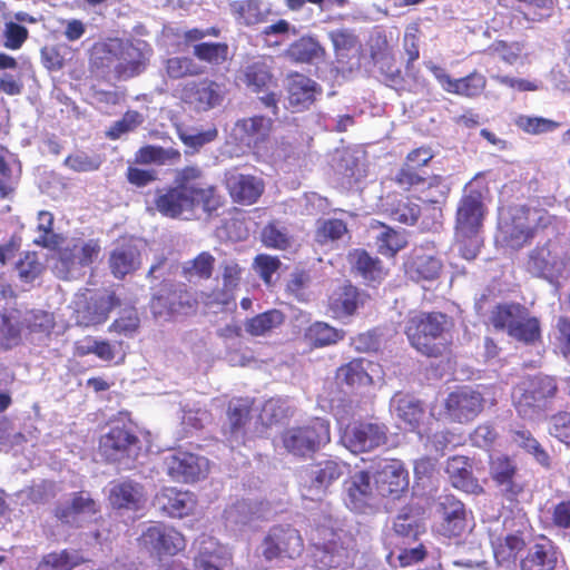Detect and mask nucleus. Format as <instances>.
Wrapping results in <instances>:
<instances>
[{
	"label": "nucleus",
	"instance_id": "obj_14",
	"mask_svg": "<svg viewBox=\"0 0 570 570\" xmlns=\"http://www.w3.org/2000/svg\"><path fill=\"white\" fill-rule=\"evenodd\" d=\"M164 469L176 482L195 483L209 473V461L189 451L176 450L164 456Z\"/></svg>",
	"mask_w": 570,
	"mask_h": 570
},
{
	"label": "nucleus",
	"instance_id": "obj_27",
	"mask_svg": "<svg viewBox=\"0 0 570 570\" xmlns=\"http://www.w3.org/2000/svg\"><path fill=\"white\" fill-rule=\"evenodd\" d=\"M558 562V547L552 540L541 535L520 560V570H557Z\"/></svg>",
	"mask_w": 570,
	"mask_h": 570
},
{
	"label": "nucleus",
	"instance_id": "obj_29",
	"mask_svg": "<svg viewBox=\"0 0 570 570\" xmlns=\"http://www.w3.org/2000/svg\"><path fill=\"white\" fill-rule=\"evenodd\" d=\"M287 92L289 105L296 111H303L314 104L322 88L311 78L296 72L289 76Z\"/></svg>",
	"mask_w": 570,
	"mask_h": 570
},
{
	"label": "nucleus",
	"instance_id": "obj_61",
	"mask_svg": "<svg viewBox=\"0 0 570 570\" xmlns=\"http://www.w3.org/2000/svg\"><path fill=\"white\" fill-rule=\"evenodd\" d=\"M527 271L534 276H543L554 267V261L548 246H537L528 256Z\"/></svg>",
	"mask_w": 570,
	"mask_h": 570
},
{
	"label": "nucleus",
	"instance_id": "obj_26",
	"mask_svg": "<svg viewBox=\"0 0 570 570\" xmlns=\"http://www.w3.org/2000/svg\"><path fill=\"white\" fill-rule=\"evenodd\" d=\"M376 364L364 357H355L342 364L335 372V381L340 386L360 390L373 385L372 372Z\"/></svg>",
	"mask_w": 570,
	"mask_h": 570
},
{
	"label": "nucleus",
	"instance_id": "obj_43",
	"mask_svg": "<svg viewBox=\"0 0 570 570\" xmlns=\"http://www.w3.org/2000/svg\"><path fill=\"white\" fill-rule=\"evenodd\" d=\"M180 151L175 148L146 145L135 153L134 163L137 165H165L180 161Z\"/></svg>",
	"mask_w": 570,
	"mask_h": 570
},
{
	"label": "nucleus",
	"instance_id": "obj_36",
	"mask_svg": "<svg viewBox=\"0 0 570 570\" xmlns=\"http://www.w3.org/2000/svg\"><path fill=\"white\" fill-rule=\"evenodd\" d=\"M238 79L252 92L259 94L269 88L274 77L266 61L259 59L243 67L239 71Z\"/></svg>",
	"mask_w": 570,
	"mask_h": 570
},
{
	"label": "nucleus",
	"instance_id": "obj_44",
	"mask_svg": "<svg viewBox=\"0 0 570 570\" xmlns=\"http://www.w3.org/2000/svg\"><path fill=\"white\" fill-rule=\"evenodd\" d=\"M508 335L525 345H534L541 341L540 321L535 316H531L525 307V314H521Z\"/></svg>",
	"mask_w": 570,
	"mask_h": 570
},
{
	"label": "nucleus",
	"instance_id": "obj_46",
	"mask_svg": "<svg viewBox=\"0 0 570 570\" xmlns=\"http://www.w3.org/2000/svg\"><path fill=\"white\" fill-rule=\"evenodd\" d=\"M521 314H525V307L519 303H500L490 312V324L497 331H505L509 334L510 328L515 324Z\"/></svg>",
	"mask_w": 570,
	"mask_h": 570
},
{
	"label": "nucleus",
	"instance_id": "obj_24",
	"mask_svg": "<svg viewBox=\"0 0 570 570\" xmlns=\"http://www.w3.org/2000/svg\"><path fill=\"white\" fill-rule=\"evenodd\" d=\"M147 43L126 41L119 43L118 62L115 66V75L118 79H130L140 75L148 65Z\"/></svg>",
	"mask_w": 570,
	"mask_h": 570
},
{
	"label": "nucleus",
	"instance_id": "obj_63",
	"mask_svg": "<svg viewBox=\"0 0 570 570\" xmlns=\"http://www.w3.org/2000/svg\"><path fill=\"white\" fill-rule=\"evenodd\" d=\"M262 242L267 248L286 250L291 247L292 237L285 227L268 223L262 230Z\"/></svg>",
	"mask_w": 570,
	"mask_h": 570
},
{
	"label": "nucleus",
	"instance_id": "obj_32",
	"mask_svg": "<svg viewBox=\"0 0 570 570\" xmlns=\"http://www.w3.org/2000/svg\"><path fill=\"white\" fill-rule=\"evenodd\" d=\"M140 252L132 244H121L111 249L108 257L110 273L116 279H124L140 267Z\"/></svg>",
	"mask_w": 570,
	"mask_h": 570
},
{
	"label": "nucleus",
	"instance_id": "obj_3",
	"mask_svg": "<svg viewBox=\"0 0 570 570\" xmlns=\"http://www.w3.org/2000/svg\"><path fill=\"white\" fill-rule=\"evenodd\" d=\"M554 216L546 209L515 205L500 218L495 242L503 247L518 250L530 244L539 232L552 224Z\"/></svg>",
	"mask_w": 570,
	"mask_h": 570
},
{
	"label": "nucleus",
	"instance_id": "obj_50",
	"mask_svg": "<svg viewBox=\"0 0 570 570\" xmlns=\"http://www.w3.org/2000/svg\"><path fill=\"white\" fill-rule=\"evenodd\" d=\"M354 268L367 281H381L385 276L382 262L365 249H355L350 255Z\"/></svg>",
	"mask_w": 570,
	"mask_h": 570
},
{
	"label": "nucleus",
	"instance_id": "obj_60",
	"mask_svg": "<svg viewBox=\"0 0 570 570\" xmlns=\"http://www.w3.org/2000/svg\"><path fill=\"white\" fill-rule=\"evenodd\" d=\"M489 473L493 483L498 484L518 474L519 468L513 458L499 454L490 459Z\"/></svg>",
	"mask_w": 570,
	"mask_h": 570
},
{
	"label": "nucleus",
	"instance_id": "obj_8",
	"mask_svg": "<svg viewBox=\"0 0 570 570\" xmlns=\"http://www.w3.org/2000/svg\"><path fill=\"white\" fill-rule=\"evenodd\" d=\"M99 449L111 462L137 458L141 450L138 426L129 419L112 421L108 432L100 438Z\"/></svg>",
	"mask_w": 570,
	"mask_h": 570
},
{
	"label": "nucleus",
	"instance_id": "obj_55",
	"mask_svg": "<svg viewBox=\"0 0 570 570\" xmlns=\"http://www.w3.org/2000/svg\"><path fill=\"white\" fill-rule=\"evenodd\" d=\"M380 225L383 230L376 237L377 252L386 257H394L397 252L407 245L406 237L382 223Z\"/></svg>",
	"mask_w": 570,
	"mask_h": 570
},
{
	"label": "nucleus",
	"instance_id": "obj_12",
	"mask_svg": "<svg viewBox=\"0 0 570 570\" xmlns=\"http://www.w3.org/2000/svg\"><path fill=\"white\" fill-rule=\"evenodd\" d=\"M389 428L379 421H355L348 424L342 439L345 446L353 453L371 452L389 441Z\"/></svg>",
	"mask_w": 570,
	"mask_h": 570
},
{
	"label": "nucleus",
	"instance_id": "obj_15",
	"mask_svg": "<svg viewBox=\"0 0 570 570\" xmlns=\"http://www.w3.org/2000/svg\"><path fill=\"white\" fill-rule=\"evenodd\" d=\"M374 485L382 497L399 499L409 489L410 476L400 459H379L373 472Z\"/></svg>",
	"mask_w": 570,
	"mask_h": 570
},
{
	"label": "nucleus",
	"instance_id": "obj_38",
	"mask_svg": "<svg viewBox=\"0 0 570 570\" xmlns=\"http://www.w3.org/2000/svg\"><path fill=\"white\" fill-rule=\"evenodd\" d=\"M372 497L368 471L355 472L346 483V502L352 510H363Z\"/></svg>",
	"mask_w": 570,
	"mask_h": 570
},
{
	"label": "nucleus",
	"instance_id": "obj_58",
	"mask_svg": "<svg viewBox=\"0 0 570 570\" xmlns=\"http://www.w3.org/2000/svg\"><path fill=\"white\" fill-rule=\"evenodd\" d=\"M347 232V224L344 220L338 218L324 219L317 224L314 240L323 246L330 242L341 239Z\"/></svg>",
	"mask_w": 570,
	"mask_h": 570
},
{
	"label": "nucleus",
	"instance_id": "obj_62",
	"mask_svg": "<svg viewBox=\"0 0 570 570\" xmlns=\"http://www.w3.org/2000/svg\"><path fill=\"white\" fill-rule=\"evenodd\" d=\"M165 70L166 75L175 80L202 73L199 66L189 57L168 58L165 62Z\"/></svg>",
	"mask_w": 570,
	"mask_h": 570
},
{
	"label": "nucleus",
	"instance_id": "obj_13",
	"mask_svg": "<svg viewBox=\"0 0 570 570\" xmlns=\"http://www.w3.org/2000/svg\"><path fill=\"white\" fill-rule=\"evenodd\" d=\"M483 394L471 386H459L444 399V416L455 423L472 422L484 409Z\"/></svg>",
	"mask_w": 570,
	"mask_h": 570
},
{
	"label": "nucleus",
	"instance_id": "obj_10",
	"mask_svg": "<svg viewBox=\"0 0 570 570\" xmlns=\"http://www.w3.org/2000/svg\"><path fill=\"white\" fill-rule=\"evenodd\" d=\"M261 547L266 561L295 560L304 550V540L292 525L277 524L268 530Z\"/></svg>",
	"mask_w": 570,
	"mask_h": 570
},
{
	"label": "nucleus",
	"instance_id": "obj_22",
	"mask_svg": "<svg viewBox=\"0 0 570 570\" xmlns=\"http://www.w3.org/2000/svg\"><path fill=\"white\" fill-rule=\"evenodd\" d=\"M405 276L415 282H432L440 277L443 263L424 247L415 248L403 264Z\"/></svg>",
	"mask_w": 570,
	"mask_h": 570
},
{
	"label": "nucleus",
	"instance_id": "obj_6",
	"mask_svg": "<svg viewBox=\"0 0 570 570\" xmlns=\"http://www.w3.org/2000/svg\"><path fill=\"white\" fill-rule=\"evenodd\" d=\"M281 441L294 456L309 458L331 442V424L325 419L313 417L306 424L285 429Z\"/></svg>",
	"mask_w": 570,
	"mask_h": 570
},
{
	"label": "nucleus",
	"instance_id": "obj_11",
	"mask_svg": "<svg viewBox=\"0 0 570 570\" xmlns=\"http://www.w3.org/2000/svg\"><path fill=\"white\" fill-rule=\"evenodd\" d=\"M100 253L99 239H73L71 244L59 248L55 269L60 278L70 279L76 271L94 264Z\"/></svg>",
	"mask_w": 570,
	"mask_h": 570
},
{
	"label": "nucleus",
	"instance_id": "obj_49",
	"mask_svg": "<svg viewBox=\"0 0 570 570\" xmlns=\"http://www.w3.org/2000/svg\"><path fill=\"white\" fill-rule=\"evenodd\" d=\"M233 14L246 26H255L267 20L269 9L262 0H243L232 3Z\"/></svg>",
	"mask_w": 570,
	"mask_h": 570
},
{
	"label": "nucleus",
	"instance_id": "obj_9",
	"mask_svg": "<svg viewBox=\"0 0 570 570\" xmlns=\"http://www.w3.org/2000/svg\"><path fill=\"white\" fill-rule=\"evenodd\" d=\"M136 541L140 551L157 559L175 557L187 546L185 535L178 529L161 521L151 522Z\"/></svg>",
	"mask_w": 570,
	"mask_h": 570
},
{
	"label": "nucleus",
	"instance_id": "obj_48",
	"mask_svg": "<svg viewBox=\"0 0 570 570\" xmlns=\"http://www.w3.org/2000/svg\"><path fill=\"white\" fill-rule=\"evenodd\" d=\"M85 562L86 559L79 552L63 549L45 554L37 570H72Z\"/></svg>",
	"mask_w": 570,
	"mask_h": 570
},
{
	"label": "nucleus",
	"instance_id": "obj_52",
	"mask_svg": "<svg viewBox=\"0 0 570 570\" xmlns=\"http://www.w3.org/2000/svg\"><path fill=\"white\" fill-rule=\"evenodd\" d=\"M190 196L191 210H194L195 207L200 206L202 209L208 215L216 213L220 207H223L225 203L224 197L219 194L215 185L198 186L197 188H193Z\"/></svg>",
	"mask_w": 570,
	"mask_h": 570
},
{
	"label": "nucleus",
	"instance_id": "obj_33",
	"mask_svg": "<svg viewBox=\"0 0 570 570\" xmlns=\"http://www.w3.org/2000/svg\"><path fill=\"white\" fill-rule=\"evenodd\" d=\"M395 403L396 416L405 430L419 434L420 438L429 436L428 431L421 429L425 417L423 403L406 394L397 395Z\"/></svg>",
	"mask_w": 570,
	"mask_h": 570
},
{
	"label": "nucleus",
	"instance_id": "obj_47",
	"mask_svg": "<svg viewBox=\"0 0 570 570\" xmlns=\"http://www.w3.org/2000/svg\"><path fill=\"white\" fill-rule=\"evenodd\" d=\"M37 220V232L39 235L33 243L50 250H59L63 237L53 230V214L48 210H40Z\"/></svg>",
	"mask_w": 570,
	"mask_h": 570
},
{
	"label": "nucleus",
	"instance_id": "obj_41",
	"mask_svg": "<svg viewBox=\"0 0 570 570\" xmlns=\"http://www.w3.org/2000/svg\"><path fill=\"white\" fill-rule=\"evenodd\" d=\"M274 121L275 118L273 117L254 115L239 119L236 127L243 132V136L247 139V144L257 146L268 140Z\"/></svg>",
	"mask_w": 570,
	"mask_h": 570
},
{
	"label": "nucleus",
	"instance_id": "obj_53",
	"mask_svg": "<svg viewBox=\"0 0 570 570\" xmlns=\"http://www.w3.org/2000/svg\"><path fill=\"white\" fill-rule=\"evenodd\" d=\"M215 262V257L209 252H202L194 259L184 263L181 274L188 282L209 279L214 272Z\"/></svg>",
	"mask_w": 570,
	"mask_h": 570
},
{
	"label": "nucleus",
	"instance_id": "obj_31",
	"mask_svg": "<svg viewBox=\"0 0 570 570\" xmlns=\"http://www.w3.org/2000/svg\"><path fill=\"white\" fill-rule=\"evenodd\" d=\"M109 501L114 508L138 511L146 503L144 485L132 480L121 481L110 489Z\"/></svg>",
	"mask_w": 570,
	"mask_h": 570
},
{
	"label": "nucleus",
	"instance_id": "obj_30",
	"mask_svg": "<svg viewBox=\"0 0 570 570\" xmlns=\"http://www.w3.org/2000/svg\"><path fill=\"white\" fill-rule=\"evenodd\" d=\"M155 206L163 216L177 218L184 212H191V196L181 186H170L157 191Z\"/></svg>",
	"mask_w": 570,
	"mask_h": 570
},
{
	"label": "nucleus",
	"instance_id": "obj_16",
	"mask_svg": "<svg viewBox=\"0 0 570 570\" xmlns=\"http://www.w3.org/2000/svg\"><path fill=\"white\" fill-rule=\"evenodd\" d=\"M434 158V151L429 146H420L409 151L396 171L393 180L403 190L411 191L419 186H424V181L432 176L428 173V167Z\"/></svg>",
	"mask_w": 570,
	"mask_h": 570
},
{
	"label": "nucleus",
	"instance_id": "obj_23",
	"mask_svg": "<svg viewBox=\"0 0 570 570\" xmlns=\"http://www.w3.org/2000/svg\"><path fill=\"white\" fill-rule=\"evenodd\" d=\"M439 531L446 538H459L470 531L464 504L453 495H444L439 503Z\"/></svg>",
	"mask_w": 570,
	"mask_h": 570
},
{
	"label": "nucleus",
	"instance_id": "obj_5",
	"mask_svg": "<svg viewBox=\"0 0 570 570\" xmlns=\"http://www.w3.org/2000/svg\"><path fill=\"white\" fill-rule=\"evenodd\" d=\"M76 323L83 327L104 324L111 312L121 305V298L112 286L80 288L73 296Z\"/></svg>",
	"mask_w": 570,
	"mask_h": 570
},
{
	"label": "nucleus",
	"instance_id": "obj_56",
	"mask_svg": "<svg viewBox=\"0 0 570 570\" xmlns=\"http://www.w3.org/2000/svg\"><path fill=\"white\" fill-rule=\"evenodd\" d=\"M194 56L210 66H219L227 61L229 47L226 42H199L194 46Z\"/></svg>",
	"mask_w": 570,
	"mask_h": 570
},
{
	"label": "nucleus",
	"instance_id": "obj_51",
	"mask_svg": "<svg viewBox=\"0 0 570 570\" xmlns=\"http://www.w3.org/2000/svg\"><path fill=\"white\" fill-rule=\"evenodd\" d=\"M23 327L20 320V312L13 311L1 315L0 320V347L10 350L21 342Z\"/></svg>",
	"mask_w": 570,
	"mask_h": 570
},
{
	"label": "nucleus",
	"instance_id": "obj_54",
	"mask_svg": "<svg viewBox=\"0 0 570 570\" xmlns=\"http://www.w3.org/2000/svg\"><path fill=\"white\" fill-rule=\"evenodd\" d=\"M20 320L23 330L29 334L49 336L56 326L53 314L43 309L27 311Z\"/></svg>",
	"mask_w": 570,
	"mask_h": 570
},
{
	"label": "nucleus",
	"instance_id": "obj_25",
	"mask_svg": "<svg viewBox=\"0 0 570 570\" xmlns=\"http://www.w3.org/2000/svg\"><path fill=\"white\" fill-rule=\"evenodd\" d=\"M156 502L165 514L177 519L193 514L197 507V498L193 492L175 487L163 488L156 495Z\"/></svg>",
	"mask_w": 570,
	"mask_h": 570
},
{
	"label": "nucleus",
	"instance_id": "obj_40",
	"mask_svg": "<svg viewBox=\"0 0 570 570\" xmlns=\"http://www.w3.org/2000/svg\"><path fill=\"white\" fill-rule=\"evenodd\" d=\"M326 51L318 40L312 36H302L286 49V56L301 63H312L323 60Z\"/></svg>",
	"mask_w": 570,
	"mask_h": 570
},
{
	"label": "nucleus",
	"instance_id": "obj_34",
	"mask_svg": "<svg viewBox=\"0 0 570 570\" xmlns=\"http://www.w3.org/2000/svg\"><path fill=\"white\" fill-rule=\"evenodd\" d=\"M445 470L454 488L468 493L482 492V487L473 476L472 463L469 458L463 455L450 458Z\"/></svg>",
	"mask_w": 570,
	"mask_h": 570
},
{
	"label": "nucleus",
	"instance_id": "obj_37",
	"mask_svg": "<svg viewBox=\"0 0 570 570\" xmlns=\"http://www.w3.org/2000/svg\"><path fill=\"white\" fill-rule=\"evenodd\" d=\"M224 566L225 558L219 542L212 537L203 538L193 560L194 570H223Z\"/></svg>",
	"mask_w": 570,
	"mask_h": 570
},
{
	"label": "nucleus",
	"instance_id": "obj_4",
	"mask_svg": "<svg viewBox=\"0 0 570 570\" xmlns=\"http://www.w3.org/2000/svg\"><path fill=\"white\" fill-rule=\"evenodd\" d=\"M485 214L482 193L474 188L465 189L458 204L454 233L460 255L468 261L479 255L482 243L479 233Z\"/></svg>",
	"mask_w": 570,
	"mask_h": 570
},
{
	"label": "nucleus",
	"instance_id": "obj_1",
	"mask_svg": "<svg viewBox=\"0 0 570 570\" xmlns=\"http://www.w3.org/2000/svg\"><path fill=\"white\" fill-rule=\"evenodd\" d=\"M560 392L558 376L541 372L528 375L513 386L512 405L523 420L547 417L554 409Z\"/></svg>",
	"mask_w": 570,
	"mask_h": 570
},
{
	"label": "nucleus",
	"instance_id": "obj_64",
	"mask_svg": "<svg viewBox=\"0 0 570 570\" xmlns=\"http://www.w3.org/2000/svg\"><path fill=\"white\" fill-rule=\"evenodd\" d=\"M548 432L551 436L570 446V413L559 411L549 417Z\"/></svg>",
	"mask_w": 570,
	"mask_h": 570
},
{
	"label": "nucleus",
	"instance_id": "obj_2",
	"mask_svg": "<svg viewBox=\"0 0 570 570\" xmlns=\"http://www.w3.org/2000/svg\"><path fill=\"white\" fill-rule=\"evenodd\" d=\"M452 320L442 312H419L409 317L404 333L413 348L428 357H440L451 345Z\"/></svg>",
	"mask_w": 570,
	"mask_h": 570
},
{
	"label": "nucleus",
	"instance_id": "obj_19",
	"mask_svg": "<svg viewBox=\"0 0 570 570\" xmlns=\"http://www.w3.org/2000/svg\"><path fill=\"white\" fill-rule=\"evenodd\" d=\"M429 69L448 94L472 99L480 97L487 88L485 76L476 70L454 79L440 66L432 65Z\"/></svg>",
	"mask_w": 570,
	"mask_h": 570
},
{
	"label": "nucleus",
	"instance_id": "obj_17",
	"mask_svg": "<svg viewBox=\"0 0 570 570\" xmlns=\"http://www.w3.org/2000/svg\"><path fill=\"white\" fill-rule=\"evenodd\" d=\"M344 464L335 460H323L305 469L304 498L321 500L328 488L344 474Z\"/></svg>",
	"mask_w": 570,
	"mask_h": 570
},
{
	"label": "nucleus",
	"instance_id": "obj_35",
	"mask_svg": "<svg viewBox=\"0 0 570 570\" xmlns=\"http://www.w3.org/2000/svg\"><path fill=\"white\" fill-rule=\"evenodd\" d=\"M345 331L336 328L323 321H315L309 324L303 334L304 343L311 350L324 348L343 341Z\"/></svg>",
	"mask_w": 570,
	"mask_h": 570
},
{
	"label": "nucleus",
	"instance_id": "obj_45",
	"mask_svg": "<svg viewBox=\"0 0 570 570\" xmlns=\"http://www.w3.org/2000/svg\"><path fill=\"white\" fill-rule=\"evenodd\" d=\"M512 441L527 453L531 454L533 459L544 469H550L552 465L551 456L548 451L540 444L533 434L527 429L513 430L511 434Z\"/></svg>",
	"mask_w": 570,
	"mask_h": 570
},
{
	"label": "nucleus",
	"instance_id": "obj_57",
	"mask_svg": "<svg viewBox=\"0 0 570 570\" xmlns=\"http://www.w3.org/2000/svg\"><path fill=\"white\" fill-rule=\"evenodd\" d=\"M525 548L521 532L507 534L494 548V557L499 563L514 562Z\"/></svg>",
	"mask_w": 570,
	"mask_h": 570
},
{
	"label": "nucleus",
	"instance_id": "obj_39",
	"mask_svg": "<svg viewBox=\"0 0 570 570\" xmlns=\"http://www.w3.org/2000/svg\"><path fill=\"white\" fill-rule=\"evenodd\" d=\"M420 187V194L415 195V199L425 208L439 209L445 204L450 187L445 184L444 177L439 174H432L429 180L424 181V186Z\"/></svg>",
	"mask_w": 570,
	"mask_h": 570
},
{
	"label": "nucleus",
	"instance_id": "obj_7",
	"mask_svg": "<svg viewBox=\"0 0 570 570\" xmlns=\"http://www.w3.org/2000/svg\"><path fill=\"white\" fill-rule=\"evenodd\" d=\"M198 304L196 293L186 284L165 279L151 295L149 307L155 317L173 318L196 313Z\"/></svg>",
	"mask_w": 570,
	"mask_h": 570
},
{
	"label": "nucleus",
	"instance_id": "obj_18",
	"mask_svg": "<svg viewBox=\"0 0 570 570\" xmlns=\"http://www.w3.org/2000/svg\"><path fill=\"white\" fill-rule=\"evenodd\" d=\"M223 183L232 202L240 206L256 204L265 191L262 177L240 173L236 168L224 174Z\"/></svg>",
	"mask_w": 570,
	"mask_h": 570
},
{
	"label": "nucleus",
	"instance_id": "obj_59",
	"mask_svg": "<svg viewBox=\"0 0 570 570\" xmlns=\"http://www.w3.org/2000/svg\"><path fill=\"white\" fill-rule=\"evenodd\" d=\"M422 213V206L415 199V196H406L391 209V217L405 225L413 226L417 223Z\"/></svg>",
	"mask_w": 570,
	"mask_h": 570
},
{
	"label": "nucleus",
	"instance_id": "obj_42",
	"mask_svg": "<svg viewBox=\"0 0 570 570\" xmlns=\"http://www.w3.org/2000/svg\"><path fill=\"white\" fill-rule=\"evenodd\" d=\"M284 322L285 314L277 308H271L246 320L244 326L247 334L257 337L271 334Z\"/></svg>",
	"mask_w": 570,
	"mask_h": 570
},
{
	"label": "nucleus",
	"instance_id": "obj_21",
	"mask_svg": "<svg viewBox=\"0 0 570 570\" xmlns=\"http://www.w3.org/2000/svg\"><path fill=\"white\" fill-rule=\"evenodd\" d=\"M180 99L198 111H208L223 100L220 85L208 78L189 81L181 87Z\"/></svg>",
	"mask_w": 570,
	"mask_h": 570
},
{
	"label": "nucleus",
	"instance_id": "obj_28",
	"mask_svg": "<svg viewBox=\"0 0 570 570\" xmlns=\"http://www.w3.org/2000/svg\"><path fill=\"white\" fill-rule=\"evenodd\" d=\"M367 295L351 283L338 286L328 298V308L335 318L353 316L363 306Z\"/></svg>",
	"mask_w": 570,
	"mask_h": 570
},
{
	"label": "nucleus",
	"instance_id": "obj_20",
	"mask_svg": "<svg viewBox=\"0 0 570 570\" xmlns=\"http://www.w3.org/2000/svg\"><path fill=\"white\" fill-rule=\"evenodd\" d=\"M254 400L248 396L233 397L226 406V425L223 434L230 443L244 444L246 426L252 420Z\"/></svg>",
	"mask_w": 570,
	"mask_h": 570
}]
</instances>
